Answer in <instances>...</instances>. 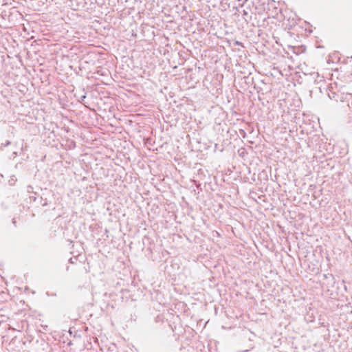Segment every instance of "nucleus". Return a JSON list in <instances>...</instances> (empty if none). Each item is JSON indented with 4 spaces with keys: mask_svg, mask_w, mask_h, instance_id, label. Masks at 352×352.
<instances>
[{
    "mask_svg": "<svg viewBox=\"0 0 352 352\" xmlns=\"http://www.w3.org/2000/svg\"><path fill=\"white\" fill-rule=\"evenodd\" d=\"M94 69L96 71L94 72L92 78L100 80V77H102V78L100 80L103 82L104 80L110 79L111 72L107 67H94Z\"/></svg>",
    "mask_w": 352,
    "mask_h": 352,
    "instance_id": "f257e3e1",
    "label": "nucleus"
},
{
    "mask_svg": "<svg viewBox=\"0 0 352 352\" xmlns=\"http://www.w3.org/2000/svg\"><path fill=\"white\" fill-rule=\"evenodd\" d=\"M243 69H244V71H239L237 72V78H245V79H247V80H250L251 81L253 80V78H250V75L252 74V72L251 71H245V69H246V67H243Z\"/></svg>",
    "mask_w": 352,
    "mask_h": 352,
    "instance_id": "f03ea898",
    "label": "nucleus"
},
{
    "mask_svg": "<svg viewBox=\"0 0 352 352\" xmlns=\"http://www.w3.org/2000/svg\"><path fill=\"white\" fill-rule=\"evenodd\" d=\"M272 72H270V74L272 76H274L275 77L277 76V74L283 76V74L282 71L279 70L278 67H272Z\"/></svg>",
    "mask_w": 352,
    "mask_h": 352,
    "instance_id": "7ed1b4c3",
    "label": "nucleus"
},
{
    "mask_svg": "<svg viewBox=\"0 0 352 352\" xmlns=\"http://www.w3.org/2000/svg\"><path fill=\"white\" fill-rule=\"evenodd\" d=\"M324 276L327 279L329 280V283H330L331 285H333L335 283L334 277L332 274H328V275H324Z\"/></svg>",
    "mask_w": 352,
    "mask_h": 352,
    "instance_id": "20e7f679",
    "label": "nucleus"
},
{
    "mask_svg": "<svg viewBox=\"0 0 352 352\" xmlns=\"http://www.w3.org/2000/svg\"><path fill=\"white\" fill-rule=\"evenodd\" d=\"M75 96L78 98V101L80 102H82L87 97L86 93H85L84 94L80 95V96H77V94H75Z\"/></svg>",
    "mask_w": 352,
    "mask_h": 352,
    "instance_id": "39448f33",
    "label": "nucleus"
},
{
    "mask_svg": "<svg viewBox=\"0 0 352 352\" xmlns=\"http://www.w3.org/2000/svg\"><path fill=\"white\" fill-rule=\"evenodd\" d=\"M309 74L313 76V79L316 80V78L318 76V72H310Z\"/></svg>",
    "mask_w": 352,
    "mask_h": 352,
    "instance_id": "423d86ee",
    "label": "nucleus"
},
{
    "mask_svg": "<svg viewBox=\"0 0 352 352\" xmlns=\"http://www.w3.org/2000/svg\"><path fill=\"white\" fill-rule=\"evenodd\" d=\"M336 96H337V94L334 92H332L331 94H329V97L331 99H334L335 100H338L336 98Z\"/></svg>",
    "mask_w": 352,
    "mask_h": 352,
    "instance_id": "0eeeda50",
    "label": "nucleus"
},
{
    "mask_svg": "<svg viewBox=\"0 0 352 352\" xmlns=\"http://www.w3.org/2000/svg\"><path fill=\"white\" fill-rule=\"evenodd\" d=\"M77 261V257H73V258H70L69 260V262L72 264H74L76 263V261Z\"/></svg>",
    "mask_w": 352,
    "mask_h": 352,
    "instance_id": "6e6552de",
    "label": "nucleus"
},
{
    "mask_svg": "<svg viewBox=\"0 0 352 352\" xmlns=\"http://www.w3.org/2000/svg\"><path fill=\"white\" fill-rule=\"evenodd\" d=\"M304 68H305V72L302 71V72L304 73L305 75H307L306 72H308L309 70V69H314L316 67H304Z\"/></svg>",
    "mask_w": 352,
    "mask_h": 352,
    "instance_id": "1a4fd4ad",
    "label": "nucleus"
},
{
    "mask_svg": "<svg viewBox=\"0 0 352 352\" xmlns=\"http://www.w3.org/2000/svg\"><path fill=\"white\" fill-rule=\"evenodd\" d=\"M12 223L14 224V226L16 227V218H13L12 219Z\"/></svg>",
    "mask_w": 352,
    "mask_h": 352,
    "instance_id": "9d476101",
    "label": "nucleus"
},
{
    "mask_svg": "<svg viewBox=\"0 0 352 352\" xmlns=\"http://www.w3.org/2000/svg\"><path fill=\"white\" fill-rule=\"evenodd\" d=\"M115 68H116V69L118 68L120 70V69H123V68H122V67H115Z\"/></svg>",
    "mask_w": 352,
    "mask_h": 352,
    "instance_id": "9b49d317",
    "label": "nucleus"
},
{
    "mask_svg": "<svg viewBox=\"0 0 352 352\" xmlns=\"http://www.w3.org/2000/svg\"><path fill=\"white\" fill-rule=\"evenodd\" d=\"M252 69L253 70H254V71H256V70L255 67H252Z\"/></svg>",
    "mask_w": 352,
    "mask_h": 352,
    "instance_id": "f8f14e48",
    "label": "nucleus"
},
{
    "mask_svg": "<svg viewBox=\"0 0 352 352\" xmlns=\"http://www.w3.org/2000/svg\"><path fill=\"white\" fill-rule=\"evenodd\" d=\"M42 205H43V206H46V205H47V203H46V202H45V203L42 204Z\"/></svg>",
    "mask_w": 352,
    "mask_h": 352,
    "instance_id": "ddd939ff",
    "label": "nucleus"
},
{
    "mask_svg": "<svg viewBox=\"0 0 352 352\" xmlns=\"http://www.w3.org/2000/svg\"><path fill=\"white\" fill-rule=\"evenodd\" d=\"M236 45H240V43H239V41H236Z\"/></svg>",
    "mask_w": 352,
    "mask_h": 352,
    "instance_id": "4468645a",
    "label": "nucleus"
},
{
    "mask_svg": "<svg viewBox=\"0 0 352 352\" xmlns=\"http://www.w3.org/2000/svg\"><path fill=\"white\" fill-rule=\"evenodd\" d=\"M95 71H96V70H95V69L94 68V71H93V70H91V72H93V73H94Z\"/></svg>",
    "mask_w": 352,
    "mask_h": 352,
    "instance_id": "2eb2a0df",
    "label": "nucleus"
}]
</instances>
